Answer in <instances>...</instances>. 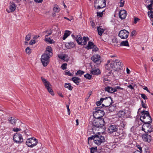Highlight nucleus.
Segmentation results:
<instances>
[{
    "mask_svg": "<svg viewBox=\"0 0 153 153\" xmlns=\"http://www.w3.org/2000/svg\"><path fill=\"white\" fill-rule=\"evenodd\" d=\"M104 137L100 134L95 135L94 138V143L99 146L105 141Z\"/></svg>",
    "mask_w": 153,
    "mask_h": 153,
    "instance_id": "nucleus-6",
    "label": "nucleus"
},
{
    "mask_svg": "<svg viewBox=\"0 0 153 153\" xmlns=\"http://www.w3.org/2000/svg\"><path fill=\"white\" fill-rule=\"evenodd\" d=\"M91 153H94L97 151V147H92L90 148Z\"/></svg>",
    "mask_w": 153,
    "mask_h": 153,
    "instance_id": "nucleus-38",
    "label": "nucleus"
},
{
    "mask_svg": "<svg viewBox=\"0 0 153 153\" xmlns=\"http://www.w3.org/2000/svg\"><path fill=\"white\" fill-rule=\"evenodd\" d=\"M142 138L145 141L149 143L151 141V137L147 133L143 134L142 135Z\"/></svg>",
    "mask_w": 153,
    "mask_h": 153,
    "instance_id": "nucleus-17",
    "label": "nucleus"
},
{
    "mask_svg": "<svg viewBox=\"0 0 153 153\" xmlns=\"http://www.w3.org/2000/svg\"><path fill=\"white\" fill-rule=\"evenodd\" d=\"M129 33L127 30L124 29L121 30L119 32L118 36L121 39H126Z\"/></svg>",
    "mask_w": 153,
    "mask_h": 153,
    "instance_id": "nucleus-13",
    "label": "nucleus"
},
{
    "mask_svg": "<svg viewBox=\"0 0 153 153\" xmlns=\"http://www.w3.org/2000/svg\"><path fill=\"white\" fill-rule=\"evenodd\" d=\"M103 109H104L102 105L95 108L93 114V116L95 118L102 119L101 118L105 114V112Z\"/></svg>",
    "mask_w": 153,
    "mask_h": 153,
    "instance_id": "nucleus-2",
    "label": "nucleus"
},
{
    "mask_svg": "<svg viewBox=\"0 0 153 153\" xmlns=\"http://www.w3.org/2000/svg\"><path fill=\"white\" fill-rule=\"evenodd\" d=\"M52 51L51 47L50 46H48L46 48V51L44 53L49 55L50 56H51L53 54Z\"/></svg>",
    "mask_w": 153,
    "mask_h": 153,
    "instance_id": "nucleus-22",
    "label": "nucleus"
},
{
    "mask_svg": "<svg viewBox=\"0 0 153 153\" xmlns=\"http://www.w3.org/2000/svg\"><path fill=\"white\" fill-rule=\"evenodd\" d=\"M94 44L91 42H89L88 43L87 46L86 47V48L87 49H91L93 48L94 46Z\"/></svg>",
    "mask_w": 153,
    "mask_h": 153,
    "instance_id": "nucleus-26",
    "label": "nucleus"
},
{
    "mask_svg": "<svg viewBox=\"0 0 153 153\" xmlns=\"http://www.w3.org/2000/svg\"><path fill=\"white\" fill-rule=\"evenodd\" d=\"M41 79L44 85L45 86L46 88L47 89L49 93L52 95H54V94L53 90L50 86L51 85L50 82L48 81L46 79L43 77H41Z\"/></svg>",
    "mask_w": 153,
    "mask_h": 153,
    "instance_id": "nucleus-7",
    "label": "nucleus"
},
{
    "mask_svg": "<svg viewBox=\"0 0 153 153\" xmlns=\"http://www.w3.org/2000/svg\"><path fill=\"white\" fill-rule=\"evenodd\" d=\"M100 70L97 68L93 69L91 71V73L94 75H98L100 74Z\"/></svg>",
    "mask_w": 153,
    "mask_h": 153,
    "instance_id": "nucleus-24",
    "label": "nucleus"
},
{
    "mask_svg": "<svg viewBox=\"0 0 153 153\" xmlns=\"http://www.w3.org/2000/svg\"><path fill=\"white\" fill-rule=\"evenodd\" d=\"M84 73V72L83 71L81 70H79L77 71V72L76 73V75L77 76L79 75L81 76Z\"/></svg>",
    "mask_w": 153,
    "mask_h": 153,
    "instance_id": "nucleus-39",
    "label": "nucleus"
},
{
    "mask_svg": "<svg viewBox=\"0 0 153 153\" xmlns=\"http://www.w3.org/2000/svg\"><path fill=\"white\" fill-rule=\"evenodd\" d=\"M120 46H129V45L128 41H122L120 44Z\"/></svg>",
    "mask_w": 153,
    "mask_h": 153,
    "instance_id": "nucleus-33",
    "label": "nucleus"
},
{
    "mask_svg": "<svg viewBox=\"0 0 153 153\" xmlns=\"http://www.w3.org/2000/svg\"><path fill=\"white\" fill-rule=\"evenodd\" d=\"M118 114L120 117H124L126 113L123 111H120L118 112Z\"/></svg>",
    "mask_w": 153,
    "mask_h": 153,
    "instance_id": "nucleus-37",
    "label": "nucleus"
},
{
    "mask_svg": "<svg viewBox=\"0 0 153 153\" xmlns=\"http://www.w3.org/2000/svg\"><path fill=\"white\" fill-rule=\"evenodd\" d=\"M115 147V145L113 144V143H111L110 144V147H109L108 148L110 149H112Z\"/></svg>",
    "mask_w": 153,
    "mask_h": 153,
    "instance_id": "nucleus-47",
    "label": "nucleus"
},
{
    "mask_svg": "<svg viewBox=\"0 0 153 153\" xmlns=\"http://www.w3.org/2000/svg\"><path fill=\"white\" fill-rule=\"evenodd\" d=\"M135 33L136 31L135 30H133L131 34V36H132L135 35Z\"/></svg>",
    "mask_w": 153,
    "mask_h": 153,
    "instance_id": "nucleus-61",
    "label": "nucleus"
},
{
    "mask_svg": "<svg viewBox=\"0 0 153 153\" xmlns=\"http://www.w3.org/2000/svg\"><path fill=\"white\" fill-rule=\"evenodd\" d=\"M102 106L103 107V109H106L110 112L114 111L116 109V107L114 105H105L104 104H102Z\"/></svg>",
    "mask_w": 153,
    "mask_h": 153,
    "instance_id": "nucleus-14",
    "label": "nucleus"
},
{
    "mask_svg": "<svg viewBox=\"0 0 153 153\" xmlns=\"http://www.w3.org/2000/svg\"><path fill=\"white\" fill-rule=\"evenodd\" d=\"M46 34L45 35V37H48L49 35H50L52 33V31L51 29H50L49 30H46L44 32Z\"/></svg>",
    "mask_w": 153,
    "mask_h": 153,
    "instance_id": "nucleus-36",
    "label": "nucleus"
},
{
    "mask_svg": "<svg viewBox=\"0 0 153 153\" xmlns=\"http://www.w3.org/2000/svg\"><path fill=\"white\" fill-rule=\"evenodd\" d=\"M92 76L88 74H86L84 75V77L86 79H90L92 77Z\"/></svg>",
    "mask_w": 153,
    "mask_h": 153,
    "instance_id": "nucleus-40",
    "label": "nucleus"
},
{
    "mask_svg": "<svg viewBox=\"0 0 153 153\" xmlns=\"http://www.w3.org/2000/svg\"><path fill=\"white\" fill-rule=\"evenodd\" d=\"M45 40L51 44L54 42V41L53 39H51L50 38H47V37H45Z\"/></svg>",
    "mask_w": 153,
    "mask_h": 153,
    "instance_id": "nucleus-35",
    "label": "nucleus"
},
{
    "mask_svg": "<svg viewBox=\"0 0 153 153\" xmlns=\"http://www.w3.org/2000/svg\"><path fill=\"white\" fill-rule=\"evenodd\" d=\"M148 16L151 18L153 19V11H150L148 13Z\"/></svg>",
    "mask_w": 153,
    "mask_h": 153,
    "instance_id": "nucleus-41",
    "label": "nucleus"
},
{
    "mask_svg": "<svg viewBox=\"0 0 153 153\" xmlns=\"http://www.w3.org/2000/svg\"><path fill=\"white\" fill-rule=\"evenodd\" d=\"M119 17L121 19H125L127 14L125 10H120L119 12Z\"/></svg>",
    "mask_w": 153,
    "mask_h": 153,
    "instance_id": "nucleus-18",
    "label": "nucleus"
},
{
    "mask_svg": "<svg viewBox=\"0 0 153 153\" xmlns=\"http://www.w3.org/2000/svg\"><path fill=\"white\" fill-rule=\"evenodd\" d=\"M51 57L45 53H44L41 56V60L44 66H47L49 62V58Z\"/></svg>",
    "mask_w": 153,
    "mask_h": 153,
    "instance_id": "nucleus-8",
    "label": "nucleus"
},
{
    "mask_svg": "<svg viewBox=\"0 0 153 153\" xmlns=\"http://www.w3.org/2000/svg\"><path fill=\"white\" fill-rule=\"evenodd\" d=\"M94 4H98L97 8V9H100L101 8H103L105 7L106 5L105 0H96L94 1ZM96 8L95 6H94Z\"/></svg>",
    "mask_w": 153,
    "mask_h": 153,
    "instance_id": "nucleus-12",
    "label": "nucleus"
},
{
    "mask_svg": "<svg viewBox=\"0 0 153 153\" xmlns=\"http://www.w3.org/2000/svg\"><path fill=\"white\" fill-rule=\"evenodd\" d=\"M120 7H123L124 4V0H121L120 2Z\"/></svg>",
    "mask_w": 153,
    "mask_h": 153,
    "instance_id": "nucleus-49",
    "label": "nucleus"
},
{
    "mask_svg": "<svg viewBox=\"0 0 153 153\" xmlns=\"http://www.w3.org/2000/svg\"><path fill=\"white\" fill-rule=\"evenodd\" d=\"M105 124L103 119L95 118L92 123L93 126L97 128L102 127Z\"/></svg>",
    "mask_w": 153,
    "mask_h": 153,
    "instance_id": "nucleus-5",
    "label": "nucleus"
},
{
    "mask_svg": "<svg viewBox=\"0 0 153 153\" xmlns=\"http://www.w3.org/2000/svg\"><path fill=\"white\" fill-rule=\"evenodd\" d=\"M116 88L117 90V91L118 90H124V89L123 88H121L119 86H117L116 87Z\"/></svg>",
    "mask_w": 153,
    "mask_h": 153,
    "instance_id": "nucleus-60",
    "label": "nucleus"
},
{
    "mask_svg": "<svg viewBox=\"0 0 153 153\" xmlns=\"http://www.w3.org/2000/svg\"><path fill=\"white\" fill-rule=\"evenodd\" d=\"M89 39L88 37H84L83 38L80 35H77L75 40H76L79 45H85L87 41Z\"/></svg>",
    "mask_w": 153,
    "mask_h": 153,
    "instance_id": "nucleus-3",
    "label": "nucleus"
},
{
    "mask_svg": "<svg viewBox=\"0 0 153 153\" xmlns=\"http://www.w3.org/2000/svg\"><path fill=\"white\" fill-rule=\"evenodd\" d=\"M91 91H89L87 95V97H88V98H89V97H90V95H91Z\"/></svg>",
    "mask_w": 153,
    "mask_h": 153,
    "instance_id": "nucleus-62",
    "label": "nucleus"
},
{
    "mask_svg": "<svg viewBox=\"0 0 153 153\" xmlns=\"http://www.w3.org/2000/svg\"><path fill=\"white\" fill-rule=\"evenodd\" d=\"M35 40L32 39L31 40L30 42L29 43V44L30 45H32L33 44L35 43Z\"/></svg>",
    "mask_w": 153,
    "mask_h": 153,
    "instance_id": "nucleus-57",
    "label": "nucleus"
},
{
    "mask_svg": "<svg viewBox=\"0 0 153 153\" xmlns=\"http://www.w3.org/2000/svg\"><path fill=\"white\" fill-rule=\"evenodd\" d=\"M118 43V41L116 38H113L112 39V45L115 46H117V44Z\"/></svg>",
    "mask_w": 153,
    "mask_h": 153,
    "instance_id": "nucleus-34",
    "label": "nucleus"
},
{
    "mask_svg": "<svg viewBox=\"0 0 153 153\" xmlns=\"http://www.w3.org/2000/svg\"><path fill=\"white\" fill-rule=\"evenodd\" d=\"M128 87L130 88L131 89H134V87L132 86L131 85H129L127 86Z\"/></svg>",
    "mask_w": 153,
    "mask_h": 153,
    "instance_id": "nucleus-64",
    "label": "nucleus"
},
{
    "mask_svg": "<svg viewBox=\"0 0 153 153\" xmlns=\"http://www.w3.org/2000/svg\"><path fill=\"white\" fill-rule=\"evenodd\" d=\"M101 26L98 27L97 28V30L98 34L100 36H101L102 33L104 31V29L101 28Z\"/></svg>",
    "mask_w": 153,
    "mask_h": 153,
    "instance_id": "nucleus-29",
    "label": "nucleus"
},
{
    "mask_svg": "<svg viewBox=\"0 0 153 153\" xmlns=\"http://www.w3.org/2000/svg\"><path fill=\"white\" fill-rule=\"evenodd\" d=\"M37 140L34 137L28 139L26 142V145L30 148L34 147L37 145Z\"/></svg>",
    "mask_w": 153,
    "mask_h": 153,
    "instance_id": "nucleus-4",
    "label": "nucleus"
},
{
    "mask_svg": "<svg viewBox=\"0 0 153 153\" xmlns=\"http://www.w3.org/2000/svg\"><path fill=\"white\" fill-rule=\"evenodd\" d=\"M71 33L70 31L66 30L65 31V33L63 35V36L62 37V39L63 40H65L68 36H69Z\"/></svg>",
    "mask_w": 153,
    "mask_h": 153,
    "instance_id": "nucleus-27",
    "label": "nucleus"
},
{
    "mask_svg": "<svg viewBox=\"0 0 153 153\" xmlns=\"http://www.w3.org/2000/svg\"><path fill=\"white\" fill-rule=\"evenodd\" d=\"M110 57L111 58L115 59L117 58V56L116 54H114L113 55H110Z\"/></svg>",
    "mask_w": 153,
    "mask_h": 153,
    "instance_id": "nucleus-59",
    "label": "nucleus"
},
{
    "mask_svg": "<svg viewBox=\"0 0 153 153\" xmlns=\"http://www.w3.org/2000/svg\"><path fill=\"white\" fill-rule=\"evenodd\" d=\"M93 50L92 51L94 52H96L98 50V48L96 47V46L95 45L94 47H93V48H92Z\"/></svg>",
    "mask_w": 153,
    "mask_h": 153,
    "instance_id": "nucleus-50",
    "label": "nucleus"
},
{
    "mask_svg": "<svg viewBox=\"0 0 153 153\" xmlns=\"http://www.w3.org/2000/svg\"><path fill=\"white\" fill-rule=\"evenodd\" d=\"M95 137V135L94 136H92L89 137L88 139H89V140H94V138Z\"/></svg>",
    "mask_w": 153,
    "mask_h": 153,
    "instance_id": "nucleus-56",
    "label": "nucleus"
},
{
    "mask_svg": "<svg viewBox=\"0 0 153 153\" xmlns=\"http://www.w3.org/2000/svg\"><path fill=\"white\" fill-rule=\"evenodd\" d=\"M75 45L74 43L72 42H66L65 44V46L68 49H71L74 48Z\"/></svg>",
    "mask_w": 153,
    "mask_h": 153,
    "instance_id": "nucleus-23",
    "label": "nucleus"
},
{
    "mask_svg": "<svg viewBox=\"0 0 153 153\" xmlns=\"http://www.w3.org/2000/svg\"><path fill=\"white\" fill-rule=\"evenodd\" d=\"M106 99H108V101H112V99L110 97H106L105 98H101L100 100V101H98L96 102V104L97 106H98L100 105L102 102L104 100H105V102H106Z\"/></svg>",
    "mask_w": 153,
    "mask_h": 153,
    "instance_id": "nucleus-21",
    "label": "nucleus"
},
{
    "mask_svg": "<svg viewBox=\"0 0 153 153\" xmlns=\"http://www.w3.org/2000/svg\"><path fill=\"white\" fill-rule=\"evenodd\" d=\"M140 120L144 123L150 124L152 122V118L147 111H141Z\"/></svg>",
    "mask_w": 153,
    "mask_h": 153,
    "instance_id": "nucleus-1",
    "label": "nucleus"
},
{
    "mask_svg": "<svg viewBox=\"0 0 153 153\" xmlns=\"http://www.w3.org/2000/svg\"><path fill=\"white\" fill-rule=\"evenodd\" d=\"M65 74L68 75L69 76H72V74L69 71L65 72Z\"/></svg>",
    "mask_w": 153,
    "mask_h": 153,
    "instance_id": "nucleus-53",
    "label": "nucleus"
},
{
    "mask_svg": "<svg viewBox=\"0 0 153 153\" xmlns=\"http://www.w3.org/2000/svg\"><path fill=\"white\" fill-rule=\"evenodd\" d=\"M118 126L115 125H111L108 128V132L110 133H113L117 131Z\"/></svg>",
    "mask_w": 153,
    "mask_h": 153,
    "instance_id": "nucleus-15",
    "label": "nucleus"
},
{
    "mask_svg": "<svg viewBox=\"0 0 153 153\" xmlns=\"http://www.w3.org/2000/svg\"><path fill=\"white\" fill-rule=\"evenodd\" d=\"M142 130L146 133H150L153 131L152 126L150 124L144 123L142 126Z\"/></svg>",
    "mask_w": 153,
    "mask_h": 153,
    "instance_id": "nucleus-9",
    "label": "nucleus"
},
{
    "mask_svg": "<svg viewBox=\"0 0 153 153\" xmlns=\"http://www.w3.org/2000/svg\"><path fill=\"white\" fill-rule=\"evenodd\" d=\"M115 136H120V137L122 139H124L126 136V134L125 133L120 134L119 133L117 132L115 133Z\"/></svg>",
    "mask_w": 153,
    "mask_h": 153,
    "instance_id": "nucleus-30",
    "label": "nucleus"
},
{
    "mask_svg": "<svg viewBox=\"0 0 153 153\" xmlns=\"http://www.w3.org/2000/svg\"><path fill=\"white\" fill-rule=\"evenodd\" d=\"M139 19L137 18H135L134 19V23L136 24L137 21L139 20Z\"/></svg>",
    "mask_w": 153,
    "mask_h": 153,
    "instance_id": "nucleus-63",
    "label": "nucleus"
},
{
    "mask_svg": "<svg viewBox=\"0 0 153 153\" xmlns=\"http://www.w3.org/2000/svg\"><path fill=\"white\" fill-rule=\"evenodd\" d=\"M25 51L27 53L30 54L31 52V49L30 48L27 47L25 49Z\"/></svg>",
    "mask_w": 153,
    "mask_h": 153,
    "instance_id": "nucleus-42",
    "label": "nucleus"
},
{
    "mask_svg": "<svg viewBox=\"0 0 153 153\" xmlns=\"http://www.w3.org/2000/svg\"><path fill=\"white\" fill-rule=\"evenodd\" d=\"M100 56L98 54H95L91 57V59L94 63L97 62V64H100L101 61L100 60Z\"/></svg>",
    "mask_w": 153,
    "mask_h": 153,
    "instance_id": "nucleus-16",
    "label": "nucleus"
},
{
    "mask_svg": "<svg viewBox=\"0 0 153 153\" xmlns=\"http://www.w3.org/2000/svg\"><path fill=\"white\" fill-rule=\"evenodd\" d=\"M53 11L55 13L58 12L60 10V8L59 7H55L53 9Z\"/></svg>",
    "mask_w": 153,
    "mask_h": 153,
    "instance_id": "nucleus-45",
    "label": "nucleus"
},
{
    "mask_svg": "<svg viewBox=\"0 0 153 153\" xmlns=\"http://www.w3.org/2000/svg\"><path fill=\"white\" fill-rule=\"evenodd\" d=\"M152 5L153 4H149L147 7V8L149 10H150V11H151V10H152L153 9L152 7Z\"/></svg>",
    "mask_w": 153,
    "mask_h": 153,
    "instance_id": "nucleus-46",
    "label": "nucleus"
},
{
    "mask_svg": "<svg viewBox=\"0 0 153 153\" xmlns=\"http://www.w3.org/2000/svg\"><path fill=\"white\" fill-rule=\"evenodd\" d=\"M104 11V10L102 11L101 12H97V16H99L100 17H102L103 15V12Z\"/></svg>",
    "mask_w": 153,
    "mask_h": 153,
    "instance_id": "nucleus-48",
    "label": "nucleus"
},
{
    "mask_svg": "<svg viewBox=\"0 0 153 153\" xmlns=\"http://www.w3.org/2000/svg\"><path fill=\"white\" fill-rule=\"evenodd\" d=\"M105 91L111 93H113L117 91L116 87L114 88L109 86L106 87L105 89Z\"/></svg>",
    "mask_w": 153,
    "mask_h": 153,
    "instance_id": "nucleus-19",
    "label": "nucleus"
},
{
    "mask_svg": "<svg viewBox=\"0 0 153 153\" xmlns=\"http://www.w3.org/2000/svg\"><path fill=\"white\" fill-rule=\"evenodd\" d=\"M116 59H115V61H111V62L109 60L107 61V67L109 68L108 69L111 70V71L112 70L114 71L117 70V68H116L117 66L116 65Z\"/></svg>",
    "mask_w": 153,
    "mask_h": 153,
    "instance_id": "nucleus-11",
    "label": "nucleus"
},
{
    "mask_svg": "<svg viewBox=\"0 0 153 153\" xmlns=\"http://www.w3.org/2000/svg\"><path fill=\"white\" fill-rule=\"evenodd\" d=\"M64 86L65 88L68 89L70 91L72 90L73 88V87L71 86V84L69 83H65Z\"/></svg>",
    "mask_w": 153,
    "mask_h": 153,
    "instance_id": "nucleus-31",
    "label": "nucleus"
},
{
    "mask_svg": "<svg viewBox=\"0 0 153 153\" xmlns=\"http://www.w3.org/2000/svg\"><path fill=\"white\" fill-rule=\"evenodd\" d=\"M67 65V64L66 63L63 64L61 66V68L63 70L65 69L66 68Z\"/></svg>",
    "mask_w": 153,
    "mask_h": 153,
    "instance_id": "nucleus-44",
    "label": "nucleus"
},
{
    "mask_svg": "<svg viewBox=\"0 0 153 153\" xmlns=\"http://www.w3.org/2000/svg\"><path fill=\"white\" fill-rule=\"evenodd\" d=\"M116 59V64L117 66L116 68H117V70L118 69H120L122 67L123 64L122 63V62L120 61H119L117 59Z\"/></svg>",
    "mask_w": 153,
    "mask_h": 153,
    "instance_id": "nucleus-25",
    "label": "nucleus"
},
{
    "mask_svg": "<svg viewBox=\"0 0 153 153\" xmlns=\"http://www.w3.org/2000/svg\"><path fill=\"white\" fill-rule=\"evenodd\" d=\"M16 5L14 2L10 3V11L7 10L8 13L13 12L15 10L16 8Z\"/></svg>",
    "mask_w": 153,
    "mask_h": 153,
    "instance_id": "nucleus-20",
    "label": "nucleus"
},
{
    "mask_svg": "<svg viewBox=\"0 0 153 153\" xmlns=\"http://www.w3.org/2000/svg\"><path fill=\"white\" fill-rule=\"evenodd\" d=\"M141 105L144 108H147V105L145 104V103L143 102V100H141Z\"/></svg>",
    "mask_w": 153,
    "mask_h": 153,
    "instance_id": "nucleus-51",
    "label": "nucleus"
},
{
    "mask_svg": "<svg viewBox=\"0 0 153 153\" xmlns=\"http://www.w3.org/2000/svg\"><path fill=\"white\" fill-rule=\"evenodd\" d=\"M59 58L61 59H64L65 58V56L63 55H61L60 56H59Z\"/></svg>",
    "mask_w": 153,
    "mask_h": 153,
    "instance_id": "nucleus-58",
    "label": "nucleus"
},
{
    "mask_svg": "<svg viewBox=\"0 0 153 153\" xmlns=\"http://www.w3.org/2000/svg\"><path fill=\"white\" fill-rule=\"evenodd\" d=\"M31 36V34L30 33H29L27 35L25 38V40L27 41L29 40L30 39Z\"/></svg>",
    "mask_w": 153,
    "mask_h": 153,
    "instance_id": "nucleus-43",
    "label": "nucleus"
},
{
    "mask_svg": "<svg viewBox=\"0 0 153 153\" xmlns=\"http://www.w3.org/2000/svg\"><path fill=\"white\" fill-rule=\"evenodd\" d=\"M72 80L74 83L76 85H79L80 82V79L76 76L73 77L72 78Z\"/></svg>",
    "mask_w": 153,
    "mask_h": 153,
    "instance_id": "nucleus-28",
    "label": "nucleus"
},
{
    "mask_svg": "<svg viewBox=\"0 0 153 153\" xmlns=\"http://www.w3.org/2000/svg\"><path fill=\"white\" fill-rule=\"evenodd\" d=\"M66 107L67 109L68 112V114L69 115L70 114V110L69 109V105H66Z\"/></svg>",
    "mask_w": 153,
    "mask_h": 153,
    "instance_id": "nucleus-55",
    "label": "nucleus"
},
{
    "mask_svg": "<svg viewBox=\"0 0 153 153\" xmlns=\"http://www.w3.org/2000/svg\"><path fill=\"white\" fill-rule=\"evenodd\" d=\"M21 130V129L17 128H13V131L14 132H18Z\"/></svg>",
    "mask_w": 153,
    "mask_h": 153,
    "instance_id": "nucleus-52",
    "label": "nucleus"
},
{
    "mask_svg": "<svg viewBox=\"0 0 153 153\" xmlns=\"http://www.w3.org/2000/svg\"><path fill=\"white\" fill-rule=\"evenodd\" d=\"M9 122L12 124H15L16 122V120L14 118L11 117L8 119Z\"/></svg>",
    "mask_w": 153,
    "mask_h": 153,
    "instance_id": "nucleus-32",
    "label": "nucleus"
},
{
    "mask_svg": "<svg viewBox=\"0 0 153 153\" xmlns=\"http://www.w3.org/2000/svg\"><path fill=\"white\" fill-rule=\"evenodd\" d=\"M13 140L17 143H21L23 141L22 135L18 133H16L13 136Z\"/></svg>",
    "mask_w": 153,
    "mask_h": 153,
    "instance_id": "nucleus-10",
    "label": "nucleus"
},
{
    "mask_svg": "<svg viewBox=\"0 0 153 153\" xmlns=\"http://www.w3.org/2000/svg\"><path fill=\"white\" fill-rule=\"evenodd\" d=\"M141 97L144 100H146L147 99V98L146 95L144 94H141Z\"/></svg>",
    "mask_w": 153,
    "mask_h": 153,
    "instance_id": "nucleus-54",
    "label": "nucleus"
}]
</instances>
